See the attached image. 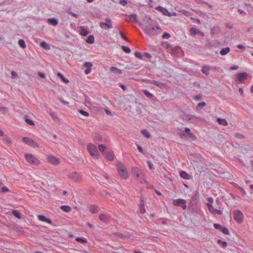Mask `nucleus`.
<instances>
[{"label":"nucleus","instance_id":"53","mask_svg":"<svg viewBox=\"0 0 253 253\" xmlns=\"http://www.w3.org/2000/svg\"><path fill=\"white\" fill-rule=\"evenodd\" d=\"M170 37V35L168 33H165L162 36L163 39H169Z\"/></svg>","mask_w":253,"mask_h":253},{"label":"nucleus","instance_id":"47","mask_svg":"<svg viewBox=\"0 0 253 253\" xmlns=\"http://www.w3.org/2000/svg\"><path fill=\"white\" fill-rule=\"evenodd\" d=\"M213 226L216 229H218V230H220L221 231L222 230V226L219 224H218V223H214L213 224Z\"/></svg>","mask_w":253,"mask_h":253},{"label":"nucleus","instance_id":"8","mask_svg":"<svg viewBox=\"0 0 253 253\" xmlns=\"http://www.w3.org/2000/svg\"><path fill=\"white\" fill-rule=\"evenodd\" d=\"M69 178L75 182H80L82 180V177L77 172H72L69 174Z\"/></svg>","mask_w":253,"mask_h":253},{"label":"nucleus","instance_id":"12","mask_svg":"<svg viewBox=\"0 0 253 253\" xmlns=\"http://www.w3.org/2000/svg\"><path fill=\"white\" fill-rule=\"evenodd\" d=\"M47 160L48 163L52 165H58L60 164V160L53 155H49L47 157Z\"/></svg>","mask_w":253,"mask_h":253},{"label":"nucleus","instance_id":"33","mask_svg":"<svg viewBox=\"0 0 253 253\" xmlns=\"http://www.w3.org/2000/svg\"><path fill=\"white\" fill-rule=\"evenodd\" d=\"M94 42V38L93 35H89L87 39L86 40V42L88 43H93Z\"/></svg>","mask_w":253,"mask_h":253},{"label":"nucleus","instance_id":"25","mask_svg":"<svg viewBox=\"0 0 253 253\" xmlns=\"http://www.w3.org/2000/svg\"><path fill=\"white\" fill-rule=\"evenodd\" d=\"M60 209L65 212H69L72 210L71 208L69 206L63 205L61 206Z\"/></svg>","mask_w":253,"mask_h":253},{"label":"nucleus","instance_id":"9","mask_svg":"<svg viewBox=\"0 0 253 253\" xmlns=\"http://www.w3.org/2000/svg\"><path fill=\"white\" fill-rule=\"evenodd\" d=\"M106 22H100L99 26L101 28L104 30H109L113 28L112 22L110 18H106L105 19Z\"/></svg>","mask_w":253,"mask_h":253},{"label":"nucleus","instance_id":"55","mask_svg":"<svg viewBox=\"0 0 253 253\" xmlns=\"http://www.w3.org/2000/svg\"><path fill=\"white\" fill-rule=\"evenodd\" d=\"M235 136L236 137V138H239L240 139H243L244 138V136L242 134H241L240 133H236L235 134Z\"/></svg>","mask_w":253,"mask_h":253},{"label":"nucleus","instance_id":"21","mask_svg":"<svg viewBox=\"0 0 253 253\" xmlns=\"http://www.w3.org/2000/svg\"><path fill=\"white\" fill-rule=\"evenodd\" d=\"M156 9L159 11L162 12L165 15H168L169 14V11L166 8L161 7L160 6L157 7Z\"/></svg>","mask_w":253,"mask_h":253},{"label":"nucleus","instance_id":"62","mask_svg":"<svg viewBox=\"0 0 253 253\" xmlns=\"http://www.w3.org/2000/svg\"><path fill=\"white\" fill-rule=\"evenodd\" d=\"M238 66H234L230 67V70H236L238 69Z\"/></svg>","mask_w":253,"mask_h":253},{"label":"nucleus","instance_id":"63","mask_svg":"<svg viewBox=\"0 0 253 253\" xmlns=\"http://www.w3.org/2000/svg\"><path fill=\"white\" fill-rule=\"evenodd\" d=\"M137 149H138V150L142 153H143V149L141 147H140V146H137Z\"/></svg>","mask_w":253,"mask_h":253},{"label":"nucleus","instance_id":"2","mask_svg":"<svg viewBox=\"0 0 253 253\" xmlns=\"http://www.w3.org/2000/svg\"><path fill=\"white\" fill-rule=\"evenodd\" d=\"M150 20L151 18L149 17L145 16L144 21H146V24L143 27L144 32L149 35H155L160 33L161 32V29L158 26L150 24L149 21Z\"/></svg>","mask_w":253,"mask_h":253},{"label":"nucleus","instance_id":"54","mask_svg":"<svg viewBox=\"0 0 253 253\" xmlns=\"http://www.w3.org/2000/svg\"><path fill=\"white\" fill-rule=\"evenodd\" d=\"M119 3L123 6H125L127 4V0H120Z\"/></svg>","mask_w":253,"mask_h":253},{"label":"nucleus","instance_id":"24","mask_svg":"<svg viewBox=\"0 0 253 253\" xmlns=\"http://www.w3.org/2000/svg\"><path fill=\"white\" fill-rule=\"evenodd\" d=\"M90 212L92 213H95L99 211L98 208L96 205H91L90 207Z\"/></svg>","mask_w":253,"mask_h":253},{"label":"nucleus","instance_id":"14","mask_svg":"<svg viewBox=\"0 0 253 253\" xmlns=\"http://www.w3.org/2000/svg\"><path fill=\"white\" fill-rule=\"evenodd\" d=\"M99 219L105 223H108L110 219V216L106 214L101 213L99 215Z\"/></svg>","mask_w":253,"mask_h":253},{"label":"nucleus","instance_id":"19","mask_svg":"<svg viewBox=\"0 0 253 253\" xmlns=\"http://www.w3.org/2000/svg\"><path fill=\"white\" fill-rule=\"evenodd\" d=\"M211 70V66L208 65H204L201 70L202 72L206 75H209V71Z\"/></svg>","mask_w":253,"mask_h":253},{"label":"nucleus","instance_id":"17","mask_svg":"<svg viewBox=\"0 0 253 253\" xmlns=\"http://www.w3.org/2000/svg\"><path fill=\"white\" fill-rule=\"evenodd\" d=\"M126 20L128 22H134L136 23L138 22L137 21V16L135 14H132L128 16Z\"/></svg>","mask_w":253,"mask_h":253},{"label":"nucleus","instance_id":"26","mask_svg":"<svg viewBox=\"0 0 253 253\" xmlns=\"http://www.w3.org/2000/svg\"><path fill=\"white\" fill-rule=\"evenodd\" d=\"M47 22L49 24L53 26H56L58 24L57 20L54 18L48 19Z\"/></svg>","mask_w":253,"mask_h":253},{"label":"nucleus","instance_id":"13","mask_svg":"<svg viewBox=\"0 0 253 253\" xmlns=\"http://www.w3.org/2000/svg\"><path fill=\"white\" fill-rule=\"evenodd\" d=\"M247 74L246 73H239L237 75V78L238 81L241 83H243L247 78Z\"/></svg>","mask_w":253,"mask_h":253},{"label":"nucleus","instance_id":"22","mask_svg":"<svg viewBox=\"0 0 253 253\" xmlns=\"http://www.w3.org/2000/svg\"><path fill=\"white\" fill-rule=\"evenodd\" d=\"M189 32H190V34L192 36H195L198 34H202V32H201V31H200L194 28H190L189 29Z\"/></svg>","mask_w":253,"mask_h":253},{"label":"nucleus","instance_id":"29","mask_svg":"<svg viewBox=\"0 0 253 253\" xmlns=\"http://www.w3.org/2000/svg\"><path fill=\"white\" fill-rule=\"evenodd\" d=\"M217 121L220 125H221L223 126H226L228 125L227 122L224 119L218 118Z\"/></svg>","mask_w":253,"mask_h":253},{"label":"nucleus","instance_id":"39","mask_svg":"<svg viewBox=\"0 0 253 253\" xmlns=\"http://www.w3.org/2000/svg\"><path fill=\"white\" fill-rule=\"evenodd\" d=\"M18 43L22 48H24L26 47V44L25 41L23 40H19L18 42Z\"/></svg>","mask_w":253,"mask_h":253},{"label":"nucleus","instance_id":"3","mask_svg":"<svg viewBox=\"0 0 253 253\" xmlns=\"http://www.w3.org/2000/svg\"><path fill=\"white\" fill-rule=\"evenodd\" d=\"M117 171L120 176L124 179H127L129 177V174L125 166L121 162L117 163Z\"/></svg>","mask_w":253,"mask_h":253},{"label":"nucleus","instance_id":"64","mask_svg":"<svg viewBox=\"0 0 253 253\" xmlns=\"http://www.w3.org/2000/svg\"><path fill=\"white\" fill-rule=\"evenodd\" d=\"M239 92L240 93L241 95L243 96L244 95V91L242 88H240L239 89Z\"/></svg>","mask_w":253,"mask_h":253},{"label":"nucleus","instance_id":"7","mask_svg":"<svg viewBox=\"0 0 253 253\" xmlns=\"http://www.w3.org/2000/svg\"><path fill=\"white\" fill-rule=\"evenodd\" d=\"M233 218L238 223H241L244 220V215L242 212L239 210H235L233 212Z\"/></svg>","mask_w":253,"mask_h":253},{"label":"nucleus","instance_id":"31","mask_svg":"<svg viewBox=\"0 0 253 253\" xmlns=\"http://www.w3.org/2000/svg\"><path fill=\"white\" fill-rule=\"evenodd\" d=\"M106 158L109 161H113L114 159V155L113 153L107 152L106 154Z\"/></svg>","mask_w":253,"mask_h":253},{"label":"nucleus","instance_id":"37","mask_svg":"<svg viewBox=\"0 0 253 253\" xmlns=\"http://www.w3.org/2000/svg\"><path fill=\"white\" fill-rule=\"evenodd\" d=\"M144 94L149 98H152L153 95L146 89L143 90Z\"/></svg>","mask_w":253,"mask_h":253},{"label":"nucleus","instance_id":"45","mask_svg":"<svg viewBox=\"0 0 253 253\" xmlns=\"http://www.w3.org/2000/svg\"><path fill=\"white\" fill-rule=\"evenodd\" d=\"M79 112L81 114H82V115H84L85 117H88L89 116L88 113H87V112H86L83 110H82V109L79 110Z\"/></svg>","mask_w":253,"mask_h":253},{"label":"nucleus","instance_id":"38","mask_svg":"<svg viewBox=\"0 0 253 253\" xmlns=\"http://www.w3.org/2000/svg\"><path fill=\"white\" fill-rule=\"evenodd\" d=\"M101 195L104 197H105L106 199H109L111 195L109 193H107L105 191H102L101 192Z\"/></svg>","mask_w":253,"mask_h":253},{"label":"nucleus","instance_id":"20","mask_svg":"<svg viewBox=\"0 0 253 253\" xmlns=\"http://www.w3.org/2000/svg\"><path fill=\"white\" fill-rule=\"evenodd\" d=\"M110 71L111 72H112L113 73H115V74H122V71L121 70L116 68V67H112L110 68Z\"/></svg>","mask_w":253,"mask_h":253},{"label":"nucleus","instance_id":"52","mask_svg":"<svg viewBox=\"0 0 253 253\" xmlns=\"http://www.w3.org/2000/svg\"><path fill=\"white\" fill-rule=\"evenodd\" d=\"M84 65L85 67H87V68H91L92 66V64L90 62H85L84 64Z\"/></svg>","mask_w":253,"mask_h":253},{"label":"nucleus","instance_id":"5","mask_svg":"<svg viewBox=\"0 0 253 253\" xmlns=\"http://www.w3.org/2000/svg\"><path fill=\"white\" fill-rule=\"evenodd\" d=\"M25 158L28 163L34 166H38L41 163L40 161L36 156L31 154H26Z\"/></svg>","mask_w":253,"mask_h":253},{"label":"nucleus","instance_id":"60","mask_svg":"<svg viewBox=\"0 0 253 253\" xmlns=\"http://www.w3.org/2000/svg\"><path fill=\"white\" fill-rule=\"evenodd\" d=\"M91 72V68H87L85 71H84V73L86 75H87L89 73H90Z\"/></svg>","mask_w":253,"mask_h":253},{"label":"nucleus","instance_id":"10","mask_svg":"<svg viewBox=\"0 0 253 253\" xmlns=\"http://www.w3.org/2000/svg\"><path fill=\"white\" fill-rule=\"evenodd\" d=\"M22 141L25 144L35 148H38L39 144L35 142L33 139L28 137H24L22 138Z\"/></svg>","mask_w":253,"mask_h":253},{"label":"nucleus","instance_id":"41","mask_svg":"<svg viewBox=\"0 0 253 253\" xmlns=\"http://www.w3.org/2000/svg\"><path fill=\"white\" fill-rule=\"evenodd\" d=\"M76 240L78 242H80V243H87V240L86 239H84V238H80V237H77L76 239Z\"/></svg>","mask_w":253,"mask_h":253},{"label":"nucleus","instance_id":"58","mask_svg":"<svg viewBox=\"0 0 253 253\" xmlns=\"http://www.w3.org/2000/svg\"><path fill=\"white\" fill-rule=\"evenodd\" d=\"M147 164L150 169H152L153 168V164L150 161H148Z\"/></svg>","mask_w":253,"mask_h":253},{"label":"nucleus","instance_id":"56","mask_svg":"<svg viewBox=\"0 0 253 253\" xmlns=\"http://www.w3.org/2000/svg\"><path fill=\"white\" fill-rule=\"evenodd\" d=\"M1 192L2 193H5L6 192H8L9 191L8 188L6 186H3L1 188Z\"/></svg>","mask_w":253,"mask_h":253},{"label":"nucleus","instance_id":"23","mask_svg":"<svg viewBox=\"0 0 253 253\" xmlns=\"http://www.w3.org/2000/svg\"><path fill=\"white\" fill-rule=\"evenodd\" d=\"M180 176L184 179H190V175L185 171H181L180 172Z\"/></svg>","mask_w":253,"mask_h":253},{"label":"nucleus","instance_id":"43","mask_svg":"<svg viewBox=\"0 0 253 253\" xmlns=\"http://www.w3.org/2000/svg\"><path fill=\"white\" fill-rule=\"evenodd\" d=\"M206 104L205 102L199 103L196 107L197 109H200L201 108H203L206 106Z\"/></svg>","mask_w":253,"mask_h":253},{"label":"nucleus","instance_id":"15","mask_svg":"<svg viewBox=\"0 0 253 253\" xmlns=\"http://www.w3.org/2000/svg\"><path fill=\"white\" fill-rule=\"evenodd\" d=\"M146 82L147 83L153 84H155V85H156L158 87H160L161 88H162L164 85V84L163 83H162L160 82L157 81H155V80H147Z\"/></svg>","mask_w":253,"mask_h":253},{"label":"nucleus","instance_id":"1","mask_svg":"<svg viewBox=\"0 0 253 253\" xmlns=\"http://www.w3.org/2000/svg\"><path fill=\"white\" fill-rule=\"evenodd\" d=\"M131 173L134 179L138 182L143 184L147 183L146 175L145 172L137 167H133L131 168Z\"/></svg>","mask_w":253,"mask_h":253},{"label":"nucleus","instance_id":"48","mask_svg":"<svg viewBox=\"0 0 253 253\" xmlns=\"http://www.w3.org/2000/svg\"><path fill=\"white\" fill-rule=\"evenodd\" d=\"M221 231L225 234L229 235V230L225 227H224L222 228Z\"/></svg>","mask_w":253,"mask_h":253},{"label":"nucleus","instance_id":"42","mask_svg":"<svg viewBox=\"0 0 253 253\" xmlns=\"http://www.w3.org/2000/svg\"><path fill=\"white\" fill-rule=\"evenodd\" d=\"M98 149L101 152L103 153L106 149V147L104 145L100 144L98 146Z\"/></svg>","mask_w":253,"mask_h":253},{"label":"nucleus","instance_id":"36","mask_svg":"<svg viewBox=\"0 0 253 253\" xmlns=\"http://www.w3.org/2000/svg\"><path fill=\"white\" fill-rule=\"evenodd\" d=\"M80 34H81V35H83L84 36H86L88 34V32L87 31V30L85 29L84 27H82L81 28V33H80Z\"/></svg>","mask_w":253,"mask_h":253},{"label":"nucleus","instance_id":"6","mask_svg":"<svg viewBox=\"0 0 253 253\" xmlns=\"http://www.w3.org/2000/svg\"><path fill=\"white\" fill-rule=\"evenodd\" d=\"M208 203L207 204V206L208 207L209 211L213 214H217L220 215L222 213V211L219 210L215 209L212 206V203L213 202V199L210 197L208 199Z\"/></svg>","mask_w":253,"mask_h":253},{"label":"nucleus","instance_id":"34","mask_svg":"<svg viewBox=\"0 0 253 253\" xmlns=\"http://www.w3.org/2000/svg\"><path fill=\"white\" fill-rule=\"evenodd\" d=\"M41 46L45 49H49L50 46L46 42L43 41L40 43Z\"/></svg>","mask_w":253,"mask_h":253},{"label":"nucleus","instance_id":"50","mask_svg":"<svg viewBox=\"0 0 253 253\" xmlns=\"http://www.w3.org/2000/svg\"><path fill=\"white\" fill-rule=\"evenodd\" d=\"M134 54H135V56L136 57H137L138 58L140 59H142V56L141 53H140L139 52L136 51L135 52Z\"/></svg>","mask_w":253,"mask_h":253},{"label":"nucleus","instance_id":"61","mask_svg":"<svg viewBox=\"0 0 253 253\" xmlns=\"http://www.w3.org/2000/svg\"><path fill=\"white\" fill-rule=\"evenodd\" d=\"M4 140H5V142L7 144H10L11 143V140H10V139L9 138L6 137V138H4Z\"/></svg>","mask_w":253,"mask_h":253},{"label":"nucleus","instance_id":"46","mask_svg":"<svg viewBox=\"0 0 253 253\" xmlns=\"http://www.w3.org/2000/svg\"><path fill=\"white\" fill-rule=\"evenodd\" d=\"M191 116L189 114H184L183 116H182V119L184 120H187V121H189V118L191 117Z\"/></svg>","mask_w":253,"mask_h":253},{"label":"nucleus","instance_id":"11","mask_svg":"<svg viewBox=\"0 0 253 253\" xmlns=\"http://www.w3.org/2000/svg\"><path fill=\"white\" fill-rule=\"evenodd\" d=\"M172 204L175 206L181 207L183 210H186L187 208L186 201L184 199H178L174 200L172 202Z\"/></svg>","mask_w":253,"mask_h":253},{"label":"nucleus","instance_id":"51","mask_svg":"<svg viewBox=\"0 0 253 253\" xmlns=\"http://www.w3.org/2000/svg\"><path fill=\"white\" fill-rule=\"evenodd\" d=\"M11 74L12 79H15L18 77L17 74L15 71H12Z\"/></svg>","mask_w":253,"mask_h":253},{"label":"nucleus","instance_id":"30","mask_svg":"<svg viewBox=\"0 0 253 253\" xmlns=\"http://www.w3.org/2000/svg\"><path fill=\"white\" fill-rule=\"evenodd\" d=\"M200 119L197 117L194 116H191V117L189 118V121L191 123L196 124L198 122V120Z\"/></svg>","mask_w":253,"mask_h":253},{"label":"nucleus","instance_id":"44","mask_svg":"<svg viewBox=\"0 0 253 253\" xmlns=\"http://www.w3.org/2000/svg\"><path fill=\"white\" fill-rule=\"evenodd\" d=\"M25 121L27 124H28V125H29L30 126H34L35 125V123H34V122L30 119L26 118L25 119Z\"/></svg>","mask_w":253,"mask_h":253},{"label":"nucleus","instance_id":"4","mask_svg":"<svg viewBox=\"0 0 253 253\" xmlns=\"http://www.w3.org/2000/svg\"><path fill=\"white\" fill-rule=\"evenodd\" d=\"M87 151L91 157H94L96 159H98L100 156L99 153L98 151L96 146L92 144L89 143L87 145L86 147Z\"/></svg>","mask_w":253,"mask_h":253},{"label":"nucleus","instance_id":"28","mask_svg":"<svg viewBox=\"0 0 253 253\" xmlns=\"http://www.w3.org/2000/svg\"><path fill=\"white\" fill-rule=\"evenodd\" d=\"M230 50V48L228 47H227L222 48L220 50V53L222 55H225L227 54L228 53H229Z\"/></svg>","mask_w":253,"mask_h":253},{"label":"nucleus","instance_id":"32","mask_svg":"<svg viewBox=\"0 0 253 253\" xmlns=\"http://www.w3.org/2000/svg\"><path fill=\"white\" fill-rule=\"evenodd\" d=\"M12 214L18 219L21 218V213L18 210H13L12 211Z\"/></svg>","mask_w":253,"mask_h":253},{"label":"nucleus","instance_id":"49","mask_svg":"<svg viewBox=\"0 0 253 253\" xmlns=\"http://www.w3.org/2000/svg\"><path fill=\"white\" fill-rule=\"evenodd\" d=\"M188 135L189 137L191 138L192 140H196V137L193 133L190 132Z\"/></svg>","mask_w":253,"mask_h":253},{"label":"nucleus","instance_id":"57","mask_svg":"<svg viewBox=\"0 0 253 253\" xmlns=\"http://www.w3.org/2000/svg\"><path fill=\"white\" fill-rule=\"evenodd\" d=\"M194 99H195V100H197V101L200 100H201V99H202V95H200V94H199V95H196V96H195V97H194Z\"/></svg>","mask_w":253,"mask_h":253},{"label":"nucleus","instance_id":"27","mask_svg":"<svg viewBox=\"0 0 253 253\" xmlns=\"http://www.w3.org/2000/svg\"><path fill=\"white\" fill-rule=\"evenodd\" d=\"M57 76L61 79V80L65 83L67 84L69 83L68 79L65 78L64 76L60 73L58 72L57 74Z\"/></svg>","mask_w":253,"mask_h":253},{"label":"nucleus","instance_id":"16","mask_svg":"<svg viewBox=\"0 0 253 253\" xmlns=\"http://www.w3.org/2000/svg\"><path fill=\"white\" fill-rule=\"evenodd\" d=\"M140 202H140V205H139L140 212L141 214H143V213H144L146 212V210H145V209L144 201V200L142 198H141Z\"/></svg>","mask_w":253,"mask_h":253},{"label":"nucleus","instance_id":"18","mask_svg":"<svg viewBox=\"0 0 253 253\" xmlns=\"http://www.w3.org/2000/svg\"><path fill=\"white\" fill-rule=\"evenodd\" d=\"M38 218L40 220L42 221L45 222L49 224H51L52 223V221L51 219L47 218L45 216L43 215H39L38 216Z\"/></svg>","mask_w":253,"mask_h":253},{"label":"nucleus","instance_id":"40","mask_svg":"<svg viewBox=\"0 0 253 253\" xmlns=\"http://www.w3.org/2000/svg\"><path fill=\"white\" fill-rule=\"evenodd\" d=\"M122 48L123 50V51L126 53H129L130 52V49L128 47L126 46L125 45H122Z\"/></svg>","mask_w":253,"mask_h":253},{"label":"nucleus","instance_id":"59","mask_svg":"<svg viewBox=\"0 0 253 253\" xmlns=\"http://www.w3.org/2000/svg\"><path fill=\"white\" fill-rule=\"evenodd\" d=\"M38 75L39 76V77H40L42 79H45V75L42 73L39 72Z\"/></svg>","mask_w":253,"mask_h":253},{"label":"nucleus","instance_id":"35","mask_svg":"<svg viewBox=\"0 0 253 253\" xmlns=\"http://www.w3.org/2000/svg\"><path fill=\"white\" fill-rule=\"evenodd\" d=\"M141 133L145 137L147 138H149L151 137L150 133L146 129L142 130Z\"/></svg>","mask_w":253,"mask_h":253}]
</instances>
